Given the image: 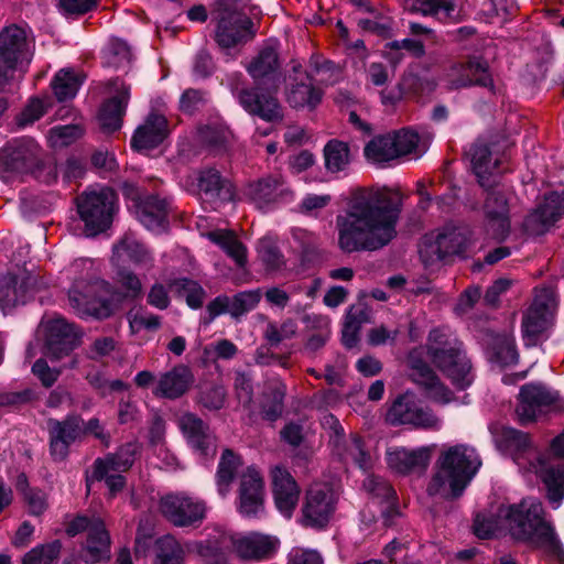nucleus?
Here are the masks:
<instances>
[{
  "label": "nucleus",
  "mask_w": 564,
  "mask_h": 564,
  "mask_svg": "<svg viewBox=\"0 0 564 564\" xmlns=\"http://www.w3.org/2000/svg\"><path fill=\"white\" fill-rule=\"evenodd\" d=\"M400 214L391 197L355 191L345 214L336 217L338 247H387L398 235Z\"/></svg>",
  "instance_id": "f257e3e1"
},
{
  "label": "nucleus",
  "mask_w": 564,
  "mask_h": 564,
  "mask_svg": "<svg viewBox=\"0 0 564 564\" xmlns=\"http://www.w3.org/2000/svg\"><path fill=\"white\" fill-rule=\"evenodd\" d=\"M506 534L514 541L542 550L547 555L564 562V546L554 527L545 521L541 501L525 497L516 503H500Z\"/></svg>",
  "instance_id": "f03ea898"
},
{
  "label": "nucleus",
  "mask_w": 564,
  "mask_h": 564,
  "mask_svg": "<svg viewBox=\"0 0 564 564\" xmlns=\"http://www.w3.org/2000/svg\"><path fill=\"white\" fill-rule=\"evenodd\" d=\"M480 466L481 460L475 448L465 444L444 446L427 486L429 495L447 499L459 497Z\"/></svg>",
  "instance_id": "7ed1b4c3"
},
{
  "label": "nucleus",
  "mask_w": 564,
  "mask_h": 564,
  "mask_svg": "<svg viewBox=\"0 0 564 564\" xmlns=\"http://www.w3.org/2000/svg\"><path fill=\"white\" fill-rule=\"evenodd\" d=\"M427 352L432 362L440 368L458 389H466L474 381L471 365L463 350V344L447 328L430 332Z\"/></svg>",
  "instance_id": "20e7f679"
},
{
  "label": "nucleus",
  "mask_w": 564,
  "mask_h": 564,
  "mask_svg": "<svg viewBox=\"0 0 564 564\" xmlns=\"http://www.w3.org/2000/svg\"><path fill=\"white\" fill-rule=\"evenodd\" d=\"M251 0H216L212 21L216 23L214 40L221 50H229L251 40L256 31L246 12Z\"/></svg>",
  "instance_id": "39448f33"
},
{
  "label": "nucleus",
  "mask_w": 564,
  "mask_h": 564,
  "mask_svg": "<svg viewBox=\"0 0 564 564\" xmlns=\"http://www.w3.org/2000/svg\"><path fill=\"white\" fill-rule=\"evenodd\" d=\"M75 203L86 237L106 234L119 210L118 194L109 186L88 187L76 197Z\"/></svg>",
  "instance_id": "423d86ee"
},
{
  "label": "nucleus",
  "mask_w": 564,
  "mask_h": 564,
  "mask_svg": "<svg viewBox=\"0 0 564 564\" xmlns=\"http://www.w3.org/2000/svg\"><path fill=\"white\" fill-rule=\"evenodd\" d=\"M80 264L88 265L86 273L76 278L69 291V305L74 312L82 317L91 316L98 319L109 317L112 312V304L106 297L111 290L108 282L98 279L91 271V262L80 261ZM79 267L74 263L73 269Z\"/></svg>",
  "instance_id": "0eeeda50"
},
{
  "label": "nucleus",
  "mask_w": 564,
  "mask_h": 564,
  "mask_svg": "<svg viewBox=\"0 0 564 564\" xmlns=\"http://www.w3.org/2000/svg\"><path fill=\"white\" fill-rule=\"evenodd\" d=\"M226 86L237 99L240 107L250 116L265 122H278L283 119V112L278 98L262 91L260 86L245 87L243 75L240 72L228 74Z\"/></svg>",
  "instance_id": "6e6552de"
},
{
  "label": "nucleus",
  "mask_w": 564,
  "mask_h": 564,
  "mask_svg": "<svg viewBox=\"0 0 564 564\" xmlns=\"http://www.w3.org/2000/svg\"><path fill=\"white\" fill-rule=\"evenodd\" d=\"M557 296L552 286L534 289L533 301L522 316V335L527 346H534L540 336L553 324Z\"/></svg>",
  "instance_id": "1a4fd4ad"
},
{
  "label": "nucleus",
  "mask_w": 564,
  "mask_h": 564,
  "mask_svg": "<svg viewBox=\"0 0 564 564\" xmlns=\"http://www.w3.org/2000/svg\"><path fill=\"white\" fill-rule=\"evenodd\" d=\"M162 516L176 528H198L207 517L205 500L185 491L170 492L160 499Z\"/></svg>",
  "instance_id": "9d476101"
},
{
  "label": "nucleus",
  "mask_w": 564,
  "mask_h": 564,
  "mask_svg": "<svg viewBox=\"0 0 564 564\" xmlns=\"http://www.w3.org/2000/svg\"><path fill=\"white\" fill-rule=\"evenodd\" d=\"M29 58V44L26 32L23 28L11 24L0 31V91L14 77L20 65Z\"/></svg>",
  "instance_id": "9b49d317"
},
{
  "label": "nucleus",
  "mask_w": 564,
  "mask_h": 564,
  "mask_svg": "<svg viewBox=\"0 0 564 564\" xmlns=\"http://www.w3.org/2000/svg\"><path fill=\"white\" fill-rule=\"evenodd\" d=\"M215 533H224V545L228 543L231 552L241 561L260 562L269 560L276 552L279 540L259 532L235 533L221 527L212 529Z\"/></svg>",
  "instance_id": "f8f14e48"
},
{
  "label": "nucleus",
  "mask_w": 564,
  "mask_h": 564,
  "mask_svg": "<svg viewBox=\"0 0 564 564\" xmlns=\"http://www.w3.org/2000/svg\"><path fill=\"white\" fill-rule=\"evenodd\" d=\"M563 409L564 401L556 391L543 384L528 383L520 389L516 415L521 424H527L544 413Z\"/></svg>",
  "instance_id": "ddd939ff"
},
{
  "label": "nucleus",
  "mask_w": 564,
  "mask_h": 564,
  "mask_svg": "<svg viewBox=\"0 0 564 564\" xmlns=\"http://www.w3.org/2000/svg\"><path fill=\"white\" fill-rule=\"evenodd\" d=\"M337 501L338 497L329 485H312L303 500L301 523L315 529L325 528L336 511Z\"/></svg>",
  "instance_id": "4468645a"
},
{
  "label": "nucleus",
  "mask_w": 564,
  "mask_h": 564,
  "mask_svg": "<svg viewBox=\"0 0 564 564\" xmlns=\"http://www.w3.org/2000/svg\"><path fill=\"white\" fill-rule=\"evenodd\" d=\"M446 83L449 90L477 86L487 88L492 95L496 94L489 65L481 56L473 55L464 62L454 63L446 74Z\"/></svg>",
  "instance_id": "2eb2a0df"
},
{
  "label": "nucleus",
  "mask_w": 564,
  "mask_h": 564,
  "mask_svg": "<svg viewBox=\"0 0 564 564\" xmlns=\"http://www.w3.org/2000/svg\"><path fill=\"white\" fill-rule=\"evenodd\" d=\"M40 145L29 137L9 141L0 151V173H33L41 167Z\"/></svg>",
  "instance_id": "dca6fc26"
},
{
  "label": "nucleus",
  "mask_w": 564,
  "mask_h": 564,
  "mask_svg": "<svg viewBox=\"0 0 564 564\" xmlns=\"http://www.w3.org/2000/svg\"><path fill=\"white\" fill-rule=\"evenodd\" d=\"M386 419L391 425H412L419 429L438 430L442 425V421L430 409L420 405L411 393L398 397Z\"/></svg>",
  "instance_id": "f3484780"
},
{
  "label": "nucleus",
  "mask_w": 564,
  "mask_h": 564,
  "mask_svg": "<svg viewBox=\"0 0 564 564\" xmlns=\"http://www.w3.org/2000/svg\"><path fill=\"white\" fill-rule=\"evenodd\" d=\"M50 455L54 462H64L69 447L85 435L84 421L78 415H67L63 420H47Z\"/></svg>",
  "instance_id": "a211bd4d"
},
{
  "label": "nucleus",
  "mask_w": 564,
  "mask_h": 564,
  "mask_svg": "<svg viewBox=\"0 0 564 564\" xmlns=\"http://www.w3.org/2000/svg\"><path fill=\"white\" fill-rule=\"evenodd\" d=\"M564 217V192H551L535 209L525 216L522 231L527 237L545 235L557 220Z\"/></svg>",
  "instance_id": "6ab92c4d"
},
{
  "label": "nucleus",
  "mask_w": 564,
  "mask_h": 564,
  "mask_svg": "<svg viewBox=\"0 0 564 564\" xmlns=\"http://www.w3.org/2000/svg\"><path fill=\"white\" fill-rule=\"evenodd\" d=\"M173 202L159 194H144L143 202L132 212L137 220L152 235L161 236L170 230Z\"/></svg>",
  "instance_id": "aec40b11"
},
{
  "label": "nucleus",
  "mask_w": 564,
  "mask_h": 564,
  "mask_svg": "<svg viewBox=\"0 0 564 564\" xmlns=\"http://www.w3.org/2000/svg\"><path fill=\"white\" fill-rule=\"evenodd\" d=\"M247 72L256 86H260L262 91L270 93L273 98H278L281 72L279 54L274 47L265 46L260 50L247 66Z\"/></svg>",
  "instance_id": "412c9836"
},
{
  "label": "nucleus",
  "mask_w": 564,
  "mask_h": 564,
  "mask_svg": "<svg viewBox=\"0 0 564 564\" xmlns=\"http://www.w3.org/2000/svg\"><path fill=\"white\" fill-rule=\"evenodd\" d=\"M476 241V230L463 219H449L425 234V247H469Z\"/></svg>",
  "instance_id": "4be33fe9"
},
{
  "label": "nucleus",
  "mask_w": 564,
  "mask_h": 564,
  "mask_svg": "<svg viewBox=\"0 0 564 564\" xmlns=\"http://www.w3.org/2000/svg\"><path fill=\"white\" fill-rule=\"evenodd\" d=\"M196 185L199 195L208 203L226 204L236 198L234 184L215 166H202L197 171Z\"/></svg>",
  "instance_id": "5701e85b"
},
{
  "label": "nucleus",
  "mask_w": 564,
  "mask_h": 564,
  "mask_svg": "<svg viewBox=\"0 0 564 564\" xmlns=\"http://www.w3.org/2000/svg\"><path fill=\"white\" fill-rule=\"evenodd\" d=\"M47 354L54 359L68 356L78 345V332L63 317L50 318L43 324Z\"/></svg>",
  "instance_id": "b1692460"
},
{
  "label": "nucleus",
  "mask_w": 564,
  "mask_h": 564,
  "mask_svg": "<svg viewBox=\"0 0 564 564\" xmlns=\"http://www.w3.org/2000/svg\"><path fill=\"white\" fill-rule=\"evenodd\" d=\"M177 424L189 446L199 456H215L217 449L215 435L200 417L186 412L178 417Z\"/></svg>",
  "instance_id": "393cba45"
},
{
  "label": "nucleus",
  "mask_w": 564,
  "mask_h": 564,
  "mask_svg": "<svg viewBox=\"0 0 564 564\" xmlns=\"http://www.w3.org/2000/svg\"><path fill=\"white\" fill-rule=\"evenodd\" d=\"M195 382L192 369L178 364L167 371L160 373L155 380L152 393L156 398L176 400L185 395Z\"/></svg>",
  "instance_id": "a878e982"
},
{
  "label": "nucleus",
  "mask_w": 564,
  "mask_h": 564,
  "mask_svg": "<svg viewBox=\"0 0 564 564\" xmlns=\"http://www.w3.org/2000/svg\"><path fill=\"white\" fill-rule=\"evenodd\" d=\"M170 133L167 119L160 113L150 112L130 139L133 151L142 153L160 147Z\"/></svg>",
  "instance_id": "bb28decb"
},
{
  "label": "nucleus",
  "mask_w": 564,
  "mask_h": 564,
  "mask_svg": "<svg viewBox=\"0 0 564 564\" xmlns=\"http://www.w3.org/2000/svg\"><path fill=\"white\" fill-rule=\"evenodd\" d=\"M263 479L256 468L248 467L240 479V513L247 518L260 517L263 512Z\"/></svg>",
  "instance_id": "cd10ccee"
},
{
  "label": "nucleus",
  "mask_w": 564,
  "mask_h": 564,
  "mask_svg": "<svg viewBox=\"0 0 564 564\" xmlns=\"http://www.w3.org/2000/svg\"><path fill=\"white\" fill-rule=\"evenodd\" d=\"M431 452L427 447L405 448L389 447L386 452V462L393 473L408 475L424 470L430 462Z\"/></svg>",
  "instance_id": "c85d7f7f"
},
{
  "label": "nucleus",
  "mask_w": 564,
  "mask_h": 564,
  "mask_svg": "<svg viewBox=\"0 0 564 564\" xmlns=\"http://www.w3.org/2000/svg\"><path fill=\"white\" fill-rule=\"evenodd\" d=\"M271 477L275 506L284 517L290 518L297 503L300 488L284 467L272 468Z\"/></svg>",
  "instance_id": "c756f323"
},
{
  "label": "nucleus",
  "mask_w": 564,
  "mask_h": 564,
  "mask_svg": "<svg viewBox=\"0 0 564 564\" xmlns=\"http://www.w3.org/2000/svg\"><path fill=\"white\" fill-rule=\"evenodd\" d=\"M466 156L477 183L486 189L492 187L495 184L492 172L497 167V161H492L491 145L482 139H477L469 145Z\"/></svg>",
  "instance_id": "7c9ffc66"
},
{
  "label": "nucleus",
  "mask_w": 564,
  "mask_h": 564,
  "mask_svg": "<svg viewBox=\"0 0 564 564\" xmlns=\"http://www.w3.org/2000/svg\"><path fill=\"white\" fill-rule=\"evenodd\" d=\"M130 98V87L122 86L117 95L106 99L98 111V121L102 132L111 134L121 129Z\"/></svg>",
  "instance_id": "2f4dec72"
},
{
  "label": "nucleus",
  "mask_w": 564,
  "mask_h": 564,
  "mask_svg": "<svg viewBox=\"0 0 564 564\" xmlns=\"http://www.w3.org/2000/svg\"><path fill=\"white\" fill-rule=\"evenodd\" d=\"M35 278L28 271L8 272L0 278V308L6 310L24 303L28 291L34 285Z\"/></svg>",
  "instance_id": "473e14b6"
},
{
  "label": "nucleus",
  "mask_w": 564,
  "mask_h": 564,
  "mask_svg": "<svg viewBox=\"0 0 564 564\" xmlns=\"http://www.w3.org/2000/svg\"><path fill=\"white\" fill-rule=\"evenodd\" d=\"M224 533H215L213 530L205 539L185 541L186 549L202 560V564H230L225 553Z\"/></svg>",
  "instance_id": "72a5a7b5"
},
{
  "label": "nucleus",
  "mask_w": 564,
  "mask_h": 564,
  "mask_svg": "<svg viewBox=\"0 0 564 564\" xmlns=\"http://www.w3.org/2000/svg\"><path fill=\"white\" fill-rule=\"evenodd\" d=\"M411 378L415 383L425 389L427 397L434 402L446 404L453 400L452 392L440 382L426 364L413 362Z\"/></svg>",
  "instance_id": "f704fd0d"
},
{
  "label": "nucleus",
  "mask_w": 564,
  "mask_h": 564,
  "mask_svg": "<svg viewBox=\"0 0 564 564\" xmlns=\"http://www.w3.org/2000/svg\"><path fill=\"white\" fill-rule=\"evenodd\" d=\"M82 556L87 564H95L110 557V536L101 520L95 521Z\"/></svg>",
  "instance_id": "c9c22d12"
},
{
  "label": "nucleus",
  "mask_w": 564,
  "mask_h": 564,
  "mask_svg": "<svg viewBox=\"0 0 564 564\" xmlns=\"http://www.w3.org/2000/svg\"><path fill=\"white\" fill-rule=\"evenodd\" d=\"M135 445L127 444L119 448L115 454H109L105 458H98L94 463L93 477L101 480L107 473L122 474L130 469L134 462Z\"/></svg>",
  "instance_id": "e433bc0d"
},
{
  "label": "nucleus",
  "mask_w": 564,
  "mask_h": 564,
  "mask_svg": "<svg viewBox=\"0 0 564 564\" xmlns=\"http://www.w3.org/2000/svg\"><path fill=\"white\" fill-rule=\"evenodd\" d=\"M305 74L308 83L296 82L292 84L286 93V101L294 109L307 108L312 111L322 102L324 93L312 84L313 76L308 73Z\"/></svg>",
  "instance_id": "4c0bfd02"
},
{
  "label": "nucleus",
  "mask_w": 564,
  "mask_h": 564,
  "mask_svg": "<svg viewBox=\"0 0 564 564\" xmlns=\"http://www.w3.org/2000/svg\"><path fill=\"white\" fill-rule=\"evenodd\" d=\"M333 452L345 464H352L360 469L366 470L371 465L370 454L365 448L362 440L356 434L336 442Z\"/></svg>",
  "instance_id": "58836bf2"
},
{
  "label": "nucleus",
  "mask_w": 564,
  "mask_h": 564,
  "mask_svg": "<svg viewBox=\"0 0 564 564\" xmlns=\"http://www.w3.org/2000/svg\"><path fill=\"white\" fill-rule=\"evenodd\" d=\"M404 7L411 12L433 17L443 23L455 21L457 14L453 0H404Z\"/></svg>",
  "instance_id": "ea45409f"
},
{
  "label": "nucleus",
  "mask_w": 564,
  "mask_h": 564,
  "mask_svg": "<svg viewBox=\"0 0 564 564\" xmlns=\"http://www.w3.org/2000/svg\"><path fill=\"white\" fill-rule=\"evenodd\" d=\"M371 318L370 310L365 305H351L346 314L341 329V341L347 348L355 347L359 341V333L364 324Z\"/></svg>",
  "instance_id": "a19ab883"
},
{
  "label": "nucleus",
  "mask_w": 564,
  "mask_h": 564,
  "mask_svg": "<svg viewBox=\"0 0 564 564\" xmlns=\"http://www.w3.org/2000/svg\"><path fill=\"white\" fill-rule=\"evenodd\" d=\"M247 194L259 207H264L280 202L288 193L276 178L269 176L250 183Z\"/></svg>",
  "instance_id": "79ce46f5"
},
{
  "label": "nucleus",
  "mask_w": 564,
  "mask_h": 564,
  "mask_svg": "<svg viewBox=\"0 0 564 564\" xmlns=\"http://www.w3.org/2000/svg\"><path fill=\"white\" fill-rule=\"evenodd\" d=\"M186 552L185 543L182 544L171 534L163 535L155 543V558L153 564H185Z\"/></svg>",
  "instance_id": "37998d69"
},
{
  "label": "nucleus",
  "mask_w": 564,
  "mask_h": 564,
  "mask_svg": "<svg viewBox=\"0 0 564 564\" xmlns=\"http://www.w3.org/2000/svg\"><path fill=\"white\" fill-rule=\"evenodd\" d=\"M325 169L329 173H338L346 170L350 163V149L348 143L332 139L323 149Z\"/></svg>",
  "instance_id": "c03bdc74"
},
{
  "label": "nucleus",
  "mask_w": 564,
  "mask_h": 564,
  "mask_svg": "<svg viewBox=\"0 0 564 564\" xmlns=\"http://www.w3.org/2000/svg\"><path fill=\"white\" fill-rule=\"evenodd\" d=\"M502 451L510 454L514 460L531 449V441L527 433L513 427H503L498 436Z\"/></svg>",
  "instance_id": "a18cd8bd"
},
{
  "label": "nucleus",
  "mask_w": 564,
  "mask_h": 564,
  "mask_svg": "<svg viewBox=\"0 0 564 564\" xmlns=\"http://www.w3.org/2000/svg\"><path fill=\"white\" fill-rule=\"evenodd\" d=\"M474 532L480 539L506 534L503 517L500 516V505L489 512H480L474 520Z\"/></svg>",
  "instance_id": "49530a36"
},
{
  "label": "nucleus",
  "mask_w": 564,
  "mask_h": 564,
  "mask_svg": "<svg viewBox=\"0 0 564 564\" xmlns=\"http://www.w3.org/2000/svg\"><path fill=\"white\" fill-rule=\"evenodd\" d=\"M394 147L395 142L391 135H377L365 145L364 155L375 163L389 162L398 158Z\"/></svg>",
  "instance_id": "de8ad7c7"
},
{
  "label": "nucleus",
  "mask_w": 564,
  "mask_h": 564,
  "mask_svg": "<svg viewBox=\"0 0 564 564\" xmlns=\"http://www.w3.org/2000/svg\"><path fill=\"white\" fill-rule=\"evenodd\" d=\"M101 54L102 65L115 69L128 66L132 56L128 43L119 37H112Z\"/></svg>",
  "instance_id": "09e8293b"
},
{
  "label": "nucleus",
  "mask_w": 564,
  "mask_h": 564,
  "mask_svg": "<svg viewBox=\"0 0 564 564\" xmlns=\"http://www.w3.org/2000/svg\"><path fill=\"white\" fill-rule=\"evenodd\" d=\"M240 458L231 449H225L220 457L216 474L218 492L225 497L230 488L236 470L240 466Z\"/></svg>",
  "instance_id": "8fccbe9b"
},
{
  "label": "nucleus",
  "mask_w": 564,
  "mask_h": 564,
  "mask_svg": "<svg viewBox=\"0 0 564 564\" xmlns=\"http://www.w3.org/2000/svg\"><path fill=\"white\" fill-rule=\"evenodd\" d=\"M51 87L56 99L63 102L76 96L79 89V82L72 70L61 69L53 77Z\"/></svg>",
  "instance_id": "3c124183"
},
{
  "label": "nucleus",
  "mask_w": 564,
  "mask_h": 564,
  "mask_svg": "<svg viewBox=\"0 0 564 564\" xmlns=\"http://www.w3.org/2000/svg\"><path fill=\"white\" fill-rule=\"evenodd\" d=\"M543 481L547 489V498L554 509L564 499V466L551 467L545 470Z\"/></svg>",
  "instance_id": "603ef678"
},
{
  "label": "nucleus",
  "mask_w": 564,
  "mask_h": 564,
  "mask_svg": "<svg viewBox=\"0 0 564 564\" xmlns=\"http://www.w3.org/2000/svg\"><path fill=\"white\" fill-rule=\"evenodd\" d=\"M199 140L212 152L221 153L227 150L229 131L219 126L208 124L199 129Z\"/></svg>",
  "instance_id": "864d4df0"
},
{
  "label": "nucleus",
  "mask_w": 564,
  "mask_h": 564,
  "mask_svg": "<svg viewBox=\"0 0 564 564\" xmlns=\"http://www.w3.org/2000/svg\"><path fill=\"white\" fill-rule=\"evenodd\" d=\"M61 549L59 541L37 545L24 555L22 564H53L57 561Z\"/></svg>",
  "instance_id": "5fc2aeb1"
},
{
  "label": "nucleus",
  "mask_w": 564,
  "mask_h": 564,
  "mask_svg": "<svg viewBox=\"0 0 564 564\" xmlns=\"http://www.w3.org/2000/svg\"><path fill=\"white\" fill-rule=\"evenodd\" d=\"M261 297L262 292L260 289L242 291L237 293L236 295H234L232 299H230L231 303L229 314L234 318H239L243 316L245 314L257 307Z\"/></svg>",
  "instance_id": "6e6d98bb"
},
{
  "label": "nucleus",
  "mask_w": 564,
  "mask_h": 564,
  "mask_svg": "<svg viewBox=\"0 0 564 564\" xmlns=\"http://www.w3.org/2000/svg\"><path fill=\"white\" fill-rule=\"evenodd\" d=\"M171 286L174 288L180 295L185 297L186 304L191 308L197 310L202 307L206 294L197 282L188 279H180L174 281Z\"/></svg>",
  "instance_id": "4d7b16f0"
},
{
  "label": "nucleus",
  "mask_w": 564,
  "mask_h": 564,
  "mask_svg": "<svg viewBox=\"0 0 564 564\" xmlns=\"http://www.w3.org/2000/svg\"><path fill=\"white\" fill-rule=\"evenodd\" d=\"M131 333L135 334L142 329L156 330L161 326V318L152 313L142 310L130 311L127 315Z\"/></svg>",
  "instance_id": "13d9d810"
},
{
  "label": "nucleus",
  "mask_w": 564,
  "mask_h": 564,
  "mask_svg": "<svg viewBox=\"0 0 564 564\" xmlns=\"http://www.w3.org/2000/svg\"><path fill=\"white\" fill-rule=\"evenodd\" d=\"M100 0H58V9L66 18H80L99 7Z\"/></svg>",
  "instance_id": "bf43d9fd"
},
{
  "label": "nucleus",
  "mask_w": 564,
  "mask_h": 564,
  "mask_svg": "<svg viewBox=\"0 0 564 564\" xmlns=\"http://www.w3.org/2000/svg\"><path fill=\"white\" fill-rule=\"evenodd\" d=\"M296 332V322L292 318H288L283 321L280 326L274 323L268 324L264 332V337L271 345H278L285 339L294 337Z\"/></svg>",
  "instance_id": "052dcab7"
},
{
  "label": "nucleus",
  "mask_w": 564,
  "mask_h": 564,
  "mask_svg": "<svg viewBox=\"0 0 564 564\" xmlns=\"http://www.w3.org/2000/svg\"><path fill=\"white\" fill-rule=\"evenodd\" d=\"M90 164L101 177H106L119 169L115 153L108 150L94 151L90 156Z\"/></svg>",
  "instance_id": "680f3d73"
},
{
  "label": "nucleus",
  "mask_w": 564,
  "mask_h": 564,
  "mask_svg": "<svg viewBox=\"0 0 564 564\" xmlns=\"http://www.w3.org/2000/svg\"><path fill=\"white\" fill-rule=\"evenodd\" d=\"M495 355L501 365H512L518 360L514 338L511 335H502L496 338Z\"/></svg>",
  "instance_id": "e2e57ef3"
},
{
  "label": "nucleus",
  "mask_w": 564,
  "mask_h": 564,
  "mask_svg": "<svg viewBox=\"0 0 564 564\" xmlns=\"http://www.w3.org/2000/svg\"><path fill=\"white\" fill-rule=\"evenodd\" d=\"M486 229L498 243L503 242L510 232V216H498L491 212V215H485Z\"/></svg>",
  "instance_id": "0e129e2a"
},
{
  "label": "nucleus",
  "mask_w": 564,
  "mask_h": 564,
  "mask_svg": "<svg viewBox=\"0 0 564 564\" xmlns=\"http://www.w3.org/2000/svg\"><path fill=\"white\" fill-rule=\"evenodd\" d=\"M357 24L364 32L370 33L380 39L387 40L393 36L394 21L392 18H381L379 21L358 20Z\"/></svg>",
  "instance_id": "69168bd1"
},
{
  "label": "nucleus",
  "mask_w": 564,
  "mask_h": 564,
  "mask_svg": "<svg viewBox=\"0 0 564 564\" xmlns=\"http://www.w3.org/2000/svg\"><path fill=\"white\" fill-rule=\"evenodd\" d=\"M200 235L217 247H246L232 229L214 228Z\"/></svg>",
  "instance_id": "338daca9"
},
{
  "label": "nucleus",
  "mask_w": 564,
  "mask_h": 564,
  "mask_svg": "<svg viewBox=\"0 0 564 564\" xmlns=\"http://www.w3.org/2000/svg\"><path fill=\"white\" fill-rule=\"evenodd\" d=\"M207 93L202 89L188 88L183 91L180 98V109L188 115L194 113L206 104Z\"/></svg>",
  "instance_id": "774afa93"
}]
</instances>
